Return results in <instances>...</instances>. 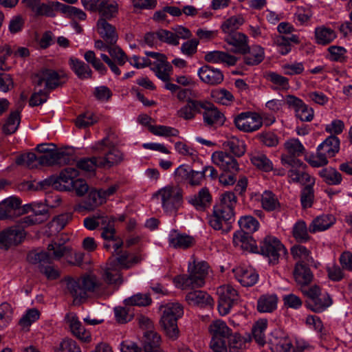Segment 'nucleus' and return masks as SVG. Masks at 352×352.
<instances>
[{
    "label": "nucleus",
    "instance_id": "c756f323",
    "mask_svg": "<svg viewBox=\"0 0 352 352\" xmlns=\"http://www.w3.org/2000/svg\"><path fill=\"white\" fill-rule=\"evenodd\" d=\"M202 104L203 100H188V102L177 111V116L186 120H192L196 113H201Z\"/></svg>",
    "mask_w": 352,
    "mask_h": 352
},
{
    "label": "nucleus",
    "instance_id": "20e7f679",
    "mask_svg": "<svg viewBox=\"0 0 352 352\" xmlns=\"http://www.w3.org/2000/svg\"><path fill=\"white\" fill-rule=\"evenodd\" d=\"M340 140L336 135H330L317 148L316 154L307 158V162L313 167H320L328 164V157H332L340 151Z\"/></svg>",
    "mask_w": 352,
    "mask_h": 352
},
{
    "label": "nucleus",
    "instance_id": "b1692460",
    "mask_svg": "<svg viewBox=\"0 0 352 352\" xmlns=\"http://www.w3.org/2000/svg\"><path fill=\"white\" fill-rule=\"evenodd\" d=\"M232 272L236 280L243 287H252L258 280V274L250 267H238Z\"/></svg>",
    "mask_w": 352,
    "mask_h": 352
},
{
    "label": "nucleus",
    "instance_id": "774afa93",
    "mask_svg": "<svg viewBox=\"0 0 352 352\" xmlns=\"http://www.w3.org/2000/svg\"><path fill=\"white\" fill-rule=\"evenodd\" d=\"M39 311L36 309H28L20 319L19 324L23 328H28L33 322L39 318Z\"/></svg>",
    "mask_w": 352,
    "mask_h": 352
},
{
    "label": "nucleus",
    "instance_id": "69168bd1",
    "mask_svg": "<svg viewBox=\"0 0 352 352\" xmlns=\"http://www.w3.org/2000/svg\"><path fill=\"white\" fill-rule=\"evenodd\" d=\"M149 131L154 135L158 136H164V137H172V136H177L179 135V131L173 127L164 126V125H157L153 126L150 125Z\"/></svg>",
    "mask_w": 352,
    "mask_h": 352
},
{
    "label": "nucleus",
    "instance_id": "0eeeda50",
    "mask_svg": "<svg viewBox=\"0 0 352 352\" xmlns=\"http://www.w3.org/2000/svg\"><path fill=\"white\" fill-rule=\"evenodd\" d=\"M66 283V292L73 298V303L79 305L86 302L88 297V275L84 274L78 278L67 277L65 279Z\"/></svg>",
    "mask_w": 352,
    "mask_h": 352
},
{
    "label": "nucleus",
    "instance_id": "4c0bfd02",
    "mask_svg": "<svg viewBox=\"0 0 352 352\" xmlns=\"http://www.w3.org/2000/svg\"><path fill=\"white\" fill-rule=\"evenodd\" d=\"M306 165L302 167H291L288 171V177L290 180L295 183H299L302 185L305 184H314L315 179L311 177L308 173L304 171Z\"/></svg>",
    "mask_w": 352,
    "mask_h": 352
},
{
    "label": "nucleus",
    "instance_id": "5fc2aeb1",
    "mask_svg": "<svg viewBox=\"0 0 352 352\" xmlns=\"http://www.w3.org/2000/svg\"><path fill=\"white\" fill-rule=\"evenodd\" d=\"M313 16V12L310 8L298 6L294 14V22L297 25H307Z\"/></svg>",
    "mask_w": 352,
    "mask_h": 352
},
{
    "label": "nucleus",
    "instance_id": "09e8293b",
    "mask_svg": "<svg viewBox=\"0 0 352 352\" xmlns=\"http://www.w3.org/2000/svg\"><path fill=\"white\" fill-rule=\"evenodd\" d=\"M291 254L295 260L298 261L297 263H305L306 264L314 263L311 251L302 245H294L291 248Z\"/></svg>",
    "mask_w": 352,
    "mask_h": 352
},
{
    "label": "nucleus",
    "instance_id": "3c124183",
    "mask_svg": "<svg viewBox=\"0 0 352 352\" xmlns=\"http://www.w3.org/2000/svg\"><path fill=\"white\" fill-rule=\"evenodd\" d=\"M267 327L266 319L258 320L252 327V335L255 342L260 346H263L265 342V331Z\"/></svg>",
    "mask_w": 352,
    "mask_h": 352
},
{
    "label": "nucleus",
    "instance_id": "4468645a",
    "mask_svg": "<svg viewBox=\"0 0 352 352\" xmlns=\"http://www.w3.org/2000/svg\"><path fill=\"white\" fill-rule=\"evenodd\" d=\"M78 175V170L74 168L67 167L63 169L58 177H51L43 182L47 185H52L60 190H71L73 188L75 177Z\"/></svg>",
    "mask_w": 352,
    "mask_h": 352
},
{
    "label": "nucleus",
    "instance_id": "8fccbe9b",
    "mask_svg": "<svg viewBox=\"0 0 352 352\" xmlns=\"http://www.w3.org/2000/svg\"><path fill=\"white\" fill-rule=\"evenodd\" d=\"M21 107H19L17 110L10 113L3 126V131L5 134L10 135L15 133L17 130L21 121Z\"/></svg>",
    "mask_w": 352,
    "mask_h": 352
},
{
    "label": "nucleus",
    "instance_id": "bb28decb",
    "mask_svg": "<svg viewBox=\"0 0 352 352\" xmlns=\"http://www.w3.org/2000/svg\"><path fill=\"white\" fill-rule=\"evenodd\" d=\"M109 260L115 262L120 269L128 270L135 264L140 263L141 257L130 254L127 251L121 250L116 253V257L111 258Z\"/></svg>",
    "mask_w": 352,
    "mask_h": 352
},
{
    "label": "nucleus",
    "instance_id": "13d9d810",
    "mask_svg": "<svg viewBox=\"0 0 352 352\" xmlns=\"http://www.w3.org/2000/svg\"><path fill=\"white\" fill-rule=\"evenodd\" d=\"M250 160L255 166L265 172H269L273 168L272 162L263 153H254Z\"/></svg>",
    "mask_w": 352,
    "mask_h": 352
},
{
    "label": "nucleus",
    "instance_id": "a18cd8bd",
    "mask_svg": "<svg viewBox=\"0 0 352 352\" xmlns=\"http://www.w3.org/2000/svg\"><path fill=\"white\" fill-rule=\"evenodd\" d=\"M30 8L36 16H46L53 17L55 16L54 10L52 6L41 3L40 0H31L24 3Z\"/></svg>",
    "mask_w": 352,
    "mask_h": 352
},
{
    "label": "nucleus",
    "instance_id": "aec40b11",
    "mask_svg": "<svg viewBox=\"0 0 352 352\" xmlns=\"http://www.w3.org/2000/svg\"><path fill=\"white\" fill-rule=\"evenodd\" d=\"M268 344L272 352H289L293 347L290 339L283 332L276 330L270 334Z\"/></svg>",
    "mask_w": 352,
    "mask_h": 352
},
{
    "label": "nucleus",
    "instance_id": "ea45409f",
    "mask_svg": "<svg viewBox=\"0 0 352 352\" xmlns=\"http://www.w3.org/2000/svg\"><path fill=\"white\" fill-rule=\"evenodd\" d=\"M245 19L243 15L237 14L232 16L224 20L221 25V30L225 35L238 32L236 30L243 25Z\"/></svg>",
    "mask_w": 352,
    "mask_h": 352
},
{
    "label": "nucleus",
    "instance_id": "4be33fe9",
    "mask_svg": "<svg viewBox=\"0 0 352 352\" xmlns=\"http://www.w3.org/2000/svg\"><path fill=\"white\" fill-rule=\"evenodd\" d=\"M200 80L208 85H217L222 82L224 76L222 72L208 65H204L197 71Z\"/></svg>",
    "mask_w": 352,
    "mask_h": 352
},
{
    "label": "nucleus",
    "instance_id": "de8ad7c7",
    "mask_svg": "<svg viewBox=\"0 0 352 352\" xmlns=\"http://www.w3.org/2000/svg\"><path fill=\"white\" fill-rule=\"evenodd\" d=\"M261 202L262 208L267 212H272L280 208V204L276 195L270 190H265L263 192Z\"/></svg>",
    "mask_w": 352,
    "mask_h": 352
},
{
    "label": "nucleus",
    "instance_id": "9b49d317",
    "mask_svg": "<svg viewBox=\"0 0 352 352\" xmlns=\"http://www.w3.org/2000/svg\"><path fill=\"white\" fill-rule=\"evenodd\" d=\"M28 260L32 264L38 265L39 272L49 280H55L60 276L58 270L51 265V256L45 252H31L28 255Z\"/></svg>",
    "mask_w": 352,
    "mask_h": 352
},
{
    "label": "nucleus",
    "instance_id": "6e6d98bb",
    "mask_svg": "<svg viewBox=\"0 0 352 352\" xmlns=\"http://www.w3.org/2000/svg\"><path fill=\"white\" fill-rule=\"evenodd\" d=\"M309 228L303 221H297L292 229L293 236L298 242H306L309 240L310 236L308 234Z\"/></svg>",
    "mask_w": 352,
    "mask_h": 352
},
{
    "label": "nucleus",
    "instance_id": "dca6fc26",
    "mask_svg": "<svg viewBox=\"0 0 352 352\" xmlns=\"http://www.w3.org/2000/svg\"><path fill=\"white\" fill-rule=\"evenodd\" d=\"M33 83L37 87H41L44 83V90L49 92L60 85V76L54 70L44 69L34 76Z\"/></svg>",
    "mask_w": 352,
    "mask_h": 352
},
{
    "label": "nucleus",
    "instance_id": "c03bdc74",
    "mask_svg": "<svg viewBox=\"0 0 352 352\" xmlns=\"http://www.w3.org/2000/svg\"><path fill=\"white\" fill-rule=\"evenodd\" d=\"M65 320L68 323L72 333L79 340L87 342L88 339V333L85 328H82V331H78V327L81 322L78 319L76 315L74 313H69L65 316Z\"/></svg>",
    "mask_w": 352,
    "mask_h": 352
},
{
    "label": "nucleus",
    "instance_id": "9d476101",
    "mask_svg": "<svg viewBox=\"0 0 352 352\" xmlns=\"http://www.w3.org/2000/svg\"><path fill=\"white\" fill-rule=\"evenodd\" d=\"M218 311L221 316L228 314L232 307L240 300L238 292L231 285H223L217 289Z\"/></svg>",
    "mask_w": 352,
    "mask_h": 352
},
{
    "label": "nucleus",
    "instance_id": "ddd939ff",
    "mask_svg": "<svg viewBox=\"0 0 352 352\" xmlns=\"http://www.w3.org/2000/svg\"><path fill=\"white\" fill-rule=\"evenodd\" d=\"M259 252L268 257L270 263H275L278 261L280 253H285L286 250L276 237L269 235L261 241Z\"/></svg>",
    "mask_w": 352,
    "mask_h": 352
},
{
    "label": "nucleus",
    "instance_id": "cd10ccee",
    "mask_svg": "<svg viewBox=\"0 0 352 352\" xmlns=\"http://www.w3.org/2000/svg\"><path fill=\"white\" fill-rule=\"evenodd\" d=\"M204 59L208 63L216 64L223 63L228 66L234 65L238 60L236 56L226 52L219 50L206 53L205 54Z\"/></svg>",
    "mask_w": 352,
    "mask_h": 352
},
{
    "label": "nucleus",
    "instance_id": "1a4fd4ad",
    "mask_svg": "<svg viewBox=\"0 0 352 352\" xmlns=\"http://www.w3.org/2000/svg\"><path fill=\"white\" fill-rule=\"evenodd\" d=\"M287 153L281 155L280 160L283 166L289 167H302L304 163L298 157L300 156L305 148L298 139H290L284 144Z\"/></svg>",
    "mask_w": 352,
    "mask_h": 352
},
{
    "label": "nucleus",
    "instance_id": "5701e85b",
    "mask_svg": "<svg viewBox=\"0 0 352 352\" xmlns=\"http://www.w3.org/2000/svg\"><path fill=\"white\" fill-rule=\"evenodd\" d=\"M168 242L170 248L186 250L195 245V240L192 236L173 229L168 234Z\"/></svg>",
    "mask_w": 352,
    "mask_h": 352
},
{
    "label": "nucleus",
    "instance_id": "393cba45",
    "mask_svg": "<svg viewBox=\"0 0 352 352\" xmlns=\"http://www.w3.org/2000/svg\"><path fill=\"white\" fill-rule=\"evenodd\" d=\"M108 19L99 18L96 23V31L109 44H114L118 39L116 28L107 21Z\"/></svg>",
    "mask_w": 352,
    "mask_h": 352
},
{
    "label": "nucleus",
    "instance_id": "bf43d9fd",
    "mask_svg": "<svg viewBox=\"0 0 352 352\" xmlns=\"http://www.w3.org/2000/svg\"><path fill=\"white\" fill-rule=\"evenodd\" d=\"M238 223L241 230L250 234L256 232L259 228L258 221L249 215L241 217Z\"/></svg>",
    "mask_w": 352,
    "mask_h": 352
},
{
    "label": "nucleus",
    "instance_id": "6e6552de",
    "mask_svg": "<svg viewBox=\"0 0 352 352\" xmlns=\"http://www.w3.org/2000/svg\"><path fill=\"white\" fill-rule=\"evenodd\" d=\"M234 221V212L228 207L223 208L216 204L213 207V214L209 219V224L214 230H221L228 232L231 229V224Z\"/></svg>",
    "mask_w": 352,
    "mask_h": 352
},
{
    "label": "nucleus",
    "instance_id": "49530a36",
    "mask_svg": "<svg viewBox=\"0 0 352 352\" xmlns=\"http://www.w3.org/2000/svg\"><path fill=\"white\" fill-rule=\"evenodd\" d=\"M100 17L111 19L118 12V4L115 0H102L98 10Z\"/></svg>",
    "mask_w": 352,
    "mask_h": 352
},
{
    "label": "nucleus",
    "instance_id": "f257e3e1",
    "mask_svg": "<svg viewBox=\"0 0 352 352\" xmlns=\"http://www.w3.org/2000/svg\"><path fill=\"white\" fill-rule=\"evenodd\" d=\"M91 150L93 155L89 157V178L96 175L92 167L109 170L124 160V153L110 141V133L95 142Z\"/></svg>",
    "mask_w": 352,
    "mask_h": 352
},
{
    "label": "nucleus",
    "instance_id": "f3484780",
    "mask_svg": "<svg viewBox=\"0 0 352 352\" xmlns=\"http://www.w3.org/2000/svg\"><path fill=\"white\" fill-rule=\"evenodd\" d=\"M72 160V156L65 151L56 149L48 153L38 155L40 166H64L69 164Z\"/></svg>",
    "mask_w": 352,
    "mask_h": 352
},
{
    "label": "nucleus",
    "instance_id": "2eb2a0df",
    "mask_svg": "<svg viewBox=\"0 0 352 352\" xmlns=\"http://www.w3.org/2000/svg\"><path fill=\"white\" fill-rule=\"evenodd\" d=\"M175 175L177 181L186 182L191 186H200L204 180V173L194 170L184 164L175 170Z\"/></svg>",
    "mask_w": 352,
    "mask_h": 352
},
{
    "label": "nucleus",
    "instance_id": "864d4df0",
    "mask_svg": "<svg viewBox=\"0 0 352 352\" xmlns=\"http://www.w3.org/2000/svg\"><path fill=\"white\" fill-rule=\"evenodd\" d=\"M244 57V62L248 65H256L264 59V50L258 45L253 46Z\"/></svg>",
    "mask_w": 352,
    "mask_h": 352
},
{
    "label": "nucleus",
    "instance_id": "37998d69",
    "mask_svg": "<svg viewBox=\"0 0 352 352\" xmlns=\"http://www.w3.org/2000/svg\"><path fill=\"white\" fill-rule=\"evenodd\" d=\"M172 68L171 65L166 59L153 62V66L151 67L155 76L164 82L170 80Z\"/></svg>",
    "mask_w": 352,
    "mask_h": 352
},
{
    "label": "nucleus",
    "instance_id": "680f3d73",
    "mask_svg": "<svg viewBox=\"0 0 352 352\" xmlns=\"http://www.w3.org/2000/svg\"><path fill=\"white\" fill-rule=\"evenodd\" d=\"M13 318V309L7 302L0 305V329L6 327L12 321Z\"/></svg>",
    "mask_w": 352,
    "mask_h": 352
},
{
    "label": "nucleus",
    "instance_id": "f8f14e48",
    "mask_svg": "<svg viewBox=\"0 0 352 352\" xmlns=\"http://www.w3.org/2000/svg\"><path fill=\"white\" fill-rule=\"evenodd\" d=\"M236 127L245 133H252L263 126V118L256 112L246 111L237 115L234 120Z\"/></svg>",
    "mask_w": 352,
    "mask_h": 352
},
{
    "label": "nucleus",
    "instance_id": "a878e982",
    "mask_svg": "<svg viewBox=\"0 0 352 352\" xmlns=\"http://www.w3.org/2000/svg\"><path fill=\"white\" fill-rule=\"evenodd\" d=\"M161 337L154 330L145 331L143 336L144 352H164L161 347Z\"/></svg>",
    "mask_w": 352,
    "mask_h": 352
},
{
    "label": "nucleus",
    "instance_id": "7c9ffc66",
    "mask_svg": "<svg viewBox=\"0 0 352 352\" xmlns=\"http://www.w3.org/2000/svg\"><path fill=\"white\" fill-rule=\"evenodd\" d=\"M278 297L276 294L261 295L257 300L256 309L260 313H272L277 309Z\"/></svg>",
    "mask_w": 352,
    "mask_h": 352
},
{
    "label": "nucleus",
    "instance_id": "79ce46f5",
    "mask_svg": "<svg viewBox=\"0 0 352 352\" xmlns=\"http://www.w3.org/2000/svg\"><path fill=\"white\" fill-rule=\"evenodd\" d=\"M208 331L212 338L226 339L230 336L231 329L223 320H216L210 324Z\"/></svg>",
    "mask_w": 352,
    "mask_h": 352
},
{
    "label": "nucleus",
    "instance_id": "052dcab7",
    "mask_svg": "<svg viewBox=\"0 0 352 352\" xmlns=\"http://www.w3.org/2000/svg\"><path fill=\"white\" fill-rule=\"evenodd\" d=\"M225 145L236 157L242 156L245 152V142L236 137L230 138Z\"/></svg>",
    "mask_w": 352,
    "mask_h": 352
},
{
    "label": "nucleus",
    "instance_id": "603ef678",
    "mask_svg": "<svg viewBox=\"0 0 352 352\" xmlns=\"http://www.w3.org/2000/svg\"><path fill=\"white\" fill-rule=\"evenodd\" d=\"M319 175L329 185H338L342 182L341 174L331 167L322 168L319 171Z\"/></svg>",
    "mask_w": 352,
    "mask_h": 352
},
{
    "label": "nucleus",
    "instance_id": "a19ab883",
    "mask_svg": "<svg viewBox=\"0 0 352 352\" xmlns=\"http://www.w3.org/2000/svg\"><path fill=\"white\" fill-rule=\"evenodd\" d=\"M104 274V278L109 284H113L117 286L122 283V278L120 273V268L117 266L115 262L109 261Z\"/></svg>",
    "mask_w": 352,
    "mask_h": 352
},
{
    "label": "nucleus",
    "instance_id": "6ab92c4d",
    "mask_svg": "<svg viewBox=\"0 0 352 352\" xmlns=\"http://www.w3.org/2000/svg\"><path fill=\"white\" fill-rule=\"evenodd\" d=\"M212 162L226 172L234 173L239 170L236 159L223 151H215L212 155Z\"/></svg>",
    "mask_w": 352,
    "mask_h": 352
},
{
    "label": "nucleus",
    "instance_id": "c9c22d12",
    "mask_svg": "<svg viewBox=\"0 0 352 352\" xmlns=\"http://www.w3.org/2000/svg\"><path fill=\"white\" fill-rule=\"evenodd\" d=\"M336 221L332 214H322L315 218L309 226L311 233L324 231L329 228Z\"/></svg>",
    "mask_w": 352,
    "mask_h": 352
},
{
    "label": "nucleus",
    "instance_id": "412c9836",
    "mask_svg": "<svg viewBox=\"0 0 352 352\" xmlns=\"http://www.w3.org/2000/svg\"><path fill=\"white\" fill-rule=\"evenodd\" d=\"M201 110L204 122L207 126L223 124L225 121L224 115L211 102L203 100Z\"/></svg>",
    "mask_w": 352,
    "mask_h": 352
},
{
    "label": "nucleus",
    "instance_id": "473e14b6",
    "mask_svg": "<svg viewBox=\"0 0 352 352\" xmlns=\"http://www.w3.org/2000/svg\"><path fill=\"white\" fill-rule=\"evenodd\" d=\"M186 300L188 304L197 306L212 305L214 300L206 292L195 290L188 293Z\"/></svg>",
    "mask_w": 352,
    "mask_h": 352
},
{
    "label": "nucleus",
    "instance_id": "e2e57ef3",
    "mask_svg": "<svg viewBox=\"0 0 352 352\" xmlns=\"http://www.w3.org/2000/svg\"><path fill=\"white\" fill-rule=\"evenodd\" d=\"M151 298L146 294H137L124 300L127 306L146 307L151 303Z\"/></svg>",
    "mask_w": 352,
    "mask_h": 352
},
{
    "label": "nucleus",
    "instance_id": "7ed1b4c3",
    "mask_svg": "<svg viewBox=\"0 0 352 352\" xmlns=\"http://www.w3.org/2000/svg\"><path fill=\"white\" fill-rule=\"evenodd\" d=\"M207 263L201 261L188 267L189 275L177 276L173 279L175 285L181 289L201 287L205 284V278L208 272Z\"/></svg>",
    "mask_w": 352,
    "mask_h": 352
},
{
    "label": "nucleus",
    "instance_id": "338daca9",
    "mask_svg": "<svg viewBox=\"0 0 352 352\" xmlns=\"http://www.w3.org/2000/svg\"><path fill=\"white\" fill-rule=\"evenodd\" d=\"M24 210L26 212L32 211L33 214L36 215L38 218L43 219L44 221L48 217L47 207L42 203H33L27 204L24 206Z\"/></svg>",
    "mask_w": 352,
    "mask_h": 352
},
{
    "label": "nucleus",
    "instance_id": "2f4dec72",
    "mask_svg": "<svg viewBox=\"0 0 352 352\" xmlns=\"http://www.w3.org/2000/svg\"><path fill=\"white\" fill-rule=\"evenodd\" d=\"M337 37L334 30L325 25H320L314 30L315 42L318 45H327Z\"/></svg>",
    "mask_w": 352,
    "mask_h": 352
},
{
    "label": "nucleus",
    "instance_id": "423d86ee",
    "mask_svg": "<svg viewBox=\"0 0 352 352\" xmlns=\"http://www.w3.org/2000/svg\"><path fill=\"white\" fill-rule=\"evenodd\" d=\"M155 195L160 198L166 212H176L183 203V190L177 185H168L160 189Z\"/></svg>",
    "mask_w": 352,
    "mask_h": 352
},
{
    "label": "nucleus",
    "instance_id": "f704fd0d",
    "mask_svg": "<svg viewBox=\"0 0 352 352\" xmlns=\"http://www.w3.org/2000/svg\"><path fill=\"white\" fill-rule=\"evenodd\" d=\"M21 202L19 199L10 197L0 203V219H10Z\"/></svg>",
    "mask_w": 352,
    "mask_h": 352
},
{
    "label": "nucleus",
    "instance_id": "4d7b16f0",
    "mask_svg": "<svg viewBox=\"0 0 352 352\" xmlns=\"http://www.w3.org/2000/svg\"><path fill=\"white\" fill-rule=\"evenodd\" d=\"M16 163L18 165L24 166L29 168H35L40 166L38 162V155L34 153H26L21 154L16 159Z\"/></svg>",
    "mask_w": 352,
    "mask_h": 352
},
{
    "label": "nucleus",
    "instance_id": "c85d7f7f",
    "mask_svg": "<svg viewBox=\"0 0 352 352\" xmlns=\"http://www.w3.org/2000/svg\"><path fill=\"white\" fill-rule=\"evenodd\" d=\"M294 278L298 285L302 287H307L313 280V274L310 268L306 265L301 263H297L294 270Z\"/></svg>",
    "mask_w": 352,
    "mask_h": 352
},
{
    "label": "nucleus",
    "instance_id": "a211bd4d",
    "mask_svg": "<svg viewBox=\"0 0 352 352\" xmlns=\"http://www.w3.org/2000/svg\"><path fill=\"white\" fill-rule=\"evenodd\" d=\"M223 40L232 47L230 51L234 54H246L250 51L248 37L242 32L225 35Z\"/></svg>",
    "mask_w": 352,
    "mask_h": 352
},
{
    "label": "nucleus",
    "instance_id": "72a5a7b5",
    "mask_svg": "<svg viewBox=\"0 0 352 352\" xmlns=\"http://www.w3.org/2000/svg\"><path fill=\"white\" fill-rule=\"evenodd\" d=\"M1 244L5 246L17 245L24 237L23 230L15 228H9L0 232Z\"/></svg>",
    "mask_w": 352,
    "mask_h": 352
},
{
    "label": "nucleus",
    "instance_id": "0e129e2a",
    "mask_svg": "<svg viewBox=\"0 0 352 352\" xmlns=\"http://www.w3.org/2000/svg\"><path fill=\"white\" fill-rule=\"evenodd\" d=\"M211 96L216 102L223 105L229 104L234 98L232 94L225 89H217L212 90L211 92Z\"/></svg>",
    "mask_w": 352,
    "mask_h": 352
},
{
    "label": "nucleus",
    "instance_id": "f03ea898",
    "mask_svg": "<svg viewBox=\"0 0 352 352\" xmlns=\"http://www.w3.org/2000/svg\"><path fill=\"white\" fill-rule=\"evenodd\" d=\"M162 316L160 323L166 336L171 340L179 337V331L177 321L184 314L182 305L177 302H168L160 307Z\"/></svg>",
    "mask_w": 352,
    "mask_h": 352
},
{
    "label": "nucleus",
    "instance_id": "e433bc0d",
    "mask_svg": "<svg viewBox=\"0 0 352 352\" xmlns=\"http://www.w3.org/2000/svg\"><path fill=\"white\" fill-rule=\"evenodd\" d=\"M212 196L207 188H202L197 195L188 199V202L198 210H204L210 206Z\"/></svg>",
    "mask_w": 352,
    "mask_h": 352
},
{
    "label": "nucleus",
    "instance_id": "58836bf2",
    "mask_svg": "<svg viewBox=\"0 0 352 352\" xmlns=\"http://www.w3.org/2000/svg\"><path fill=\"white\" fill-rule=\"evenodd\" d=\"M250 233L238 230L233 235V243L236 247L244 250H252L255 242Z\"/></svg>",
    "mask_w": 352,
    "mask_h": 352
},
{
    "label": "nucleus",
    "instance_id": "39448f33",
    "mask_svg": "<svg viewBox=\"0 0 352 352\" xmlns=\"http://www.w3.org/2000/svg\"><path fill=\"white\" fill-rule=\"evenodd\" d=\"M301 292L307 298L305 305L315 313H322L333 304V300L327 292H322L316 285L301 288Z\"/></svg>",
    "mask_w": 352,
    "mask_h": 352
}]
</instances>
